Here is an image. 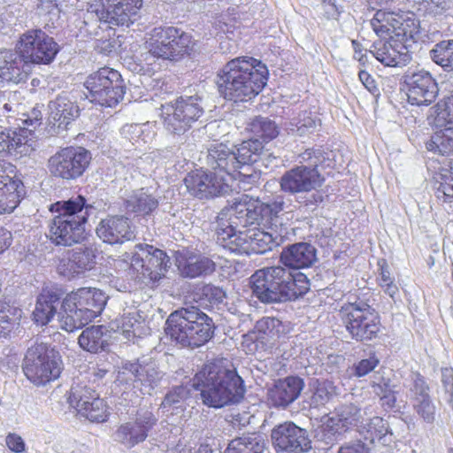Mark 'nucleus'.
<instances>
[{"label":"nucleus","instance_id":"obj_1","mask_svg":"<svg viewBox=\"0 0 453 453\" xmlns=\"http://www.w3.org/2000/svg\"><path fill=\"white\" fill-rule=\"evenodd\" d=\"M284 202L264 203L242 195L218 216V242L236 254H263L281 244L288 235L283 223Z\"/></svg>","mask_w":453,"mask_h":453},{"label":"nucleus","instance_id":"obj_2","mask_svg":"<svg viewBox=\"0 0 453 453\" xmlns=\"http://www.w3.org/2000/svg\"><path fill=\"white\" fill-rule=\"evenodd\" d=\"M242 383L234 369L227 367L225 361L218 360L203 365L196 374L193 386L201 391L205 405L221 408L238 403L243 397Z\"/></svg>","mask_w":453,"mask_h":453},{"label":"nucleus","instance_id":"obj_3","mask_svg":"<svg viewBox=\"0 0 453 453\" xmlns=\"http://www.w3.org/2000/svg\"><path fill=\"white\" fill-rule=\"evenodd\" d=\"M50 211L56 213L49 225V238L56 245L71 246L84 236L88 217L86 199L78 196L52 203Z\"/></svg>","mask_w":453,"mask_h":453},{"label":"nucleus","instance_id":"obj_4","mask_svg":"<svg viewBox=\"0 0 453 453\" xmlns=\"http://www.w3.org/2000/svg\"><path fill=\"white\" fill-rule=\"evenodd\" d=\"M106 302L105 294L96 288H81L67 294L58 313L59 327L69 333L82 328L102 313Z\"/></svg>","mask_w":453,"mask_h":453},{"label":"nucleus","instance_id":"obj_5","mask_svg":"<svg viewBox=\"0 0 453 453\" xmlns=\"http://www.w3.org/2000/svg\"><path fill=\"white\" fill-rule=\"evenodd\" d=\"M212 319L200 310L191 307L172 312L165 321V334L183 347L203 345L213 335Z\"/></svg>","mask_w":453,"mask_h":453},{"label":"nucleus","instance_id":"obj_6","mask_svg":"<svg viewBox=\"0 0 453 453\" xmlns=\"http://www.w3.org/2000/svg\"><path fill=\"white\" fill-rule=\"evenodd\" d=\"M339 314L346 330L356 341H371L380 331V316L366 303H349L341 308Z\"/></svg>","mask_w":453,"mask_h":453},{"label":"nucleus","instance_id":"obj_7","mask_svg":"<svg viewBox=\"0 0 453 453\" xmlns=\"http://www.w3.org/2000/svg\"><path fill=\"white\" fill-rule=\"evenodd\" d=\"M61 357L53 349L39 344L28 349L23 365V371L33 384L43 386L57 380L62 372Z\"/></svg>","mask_w":453,"mask_h":453},{"label":"nucleus","instance_id":"obj_8","mask_svg":"<svg viewBox=\"0 0 453 453\" xmlns=\"http://www.w3.org/2000/svg\"><path fill=\"white\" fill-rule=\"evenodd\" d=\"M269 71L260 60L238 57L228 61L218 73L217 85H267Z\"/></svg>","mask_w":453,"mask_h":453},{"label":"nucleus","instance_id":"obj_9","mask_svg":"<svg viewBox=\"0 0 453 453\" xmlns=\"http://www.w3.org/2000/svg\"><path fill=\"white\" fill-rule=\"evenodd\" d=\"M300 157L301 163L309 162V165L296 166L281 176L280 184L284 192L290 194L310 192L319 188L324 181V178L317 169L320 163L317 151L309 149Z\"/></svg>","mask_w":453,"mask_h":453},{"label":"nucleus","instance_id":"obj_10","mask_svg":"<svg viewBox=\"0 0 453 453\" xmlns=\"http://www.w3.org/2000/svg\"><path fill=\"white\" fill-rule=\"evenodd\" d=\"M170 265L165 252L149 244L135 245L130 257V267L137 278L152 282L164 277Z\"/></svg>","mask_w":453,"mask_h":453},{"label":"nucleus","instance_id":"obj_11","mask_svg":"<svg viewBox=\"0 0 453 453\" xmlns=\"http://www.w3.org/2000/svg\"><path fill=\"white\" fill-rule=\"evenodd\" d=\"M289 270L280 265L264 267L250 277L253 294L263 303L284 302L285 282Z\"/></svg>","mask_w":453,"mask_h":453},{"label":"nucleus","instance_id":"obj_12","mask_svg":"<svg viewBox=\"0 0 453 453\" xmlns=\"http://www.w3.org/2000/svg\"><path fill=\"white\" fill-rule=\"evenodd\" d=\"M58 51V45L41 29L29 30L20 36L17 55L26 63L49 64Z\"/></svg>","mask_w":453,"mask_h":453},{"label":"nucleus","instance_id":"obj_13","mask_svg":"<svg viewBox=\"0 0 453 453\" xmlns=\"http://www.w3.org/2000/svg\"><path fill=\"white\" fill-rule=\"evenodd\" d=\"M90 159V153L84 148L67 147L50 157L48 167L54 176L72 180L84 173Z\"/></svg>","mask_w":453,"mask_h":453},{"label":"nucleus","instance_id":"obj_14","mask_svg":"<svg viewBox=\"0 0 453 453\" xmlns=\"http://www.w3.org/2000/svg\"><path fill=\"white\" fill-rule=\"evenodd\" d=\"M68 402L80 415L91 422L103 423L108 419L109 411L104 400L87 385L74 383L71 388Z\"/></svg>","mask_w":453,"mask_h":453},{"label":"nucleus","instance_id":"obj_15","mask_svg":"<svg viewBox=\"0 0 453 453\" xmlns=\"http://www.w3.org/2000/svg\"><path fill=\"white\" fill-rule=\"evenodd\" d=\"M235 152L225 143L211 144L208 150L207 164L218 174L224 175L229 181L239 180L242 182L255 183L257 175L255 173H242L236 171Z\"/></svg>","mask_w":453,"mask_h":453},{"label":"nucleus","instance_id":"obj_16","mask_svg":"<svg viewBox=\"0 0 453 453\" xmlns=\"http://www.w3.org/2000/svg\"><path fill=\"white\" fill-rule=\"evenodd\" d=\"M26 195L15 165L0 161V214L12 213Z\"/></svg>","mask_w":453,"mask_h":453},{"label":"nucleus","instance_id":"obj_17","mask_svg":"<svg viewBox=\"0 0 453 453\" xmlns=\"http://www.w3.org/2000/svg\"><path fill=\"white\" fill-rule=\"evenodd\" d=\"M188 192L198 198H209L227 192L232 186L224 175L208 173L203 169L191 172L184 179Z\"/></svg>","mask_w":453,"mask_h":453},{"label":"nucleus","instance_id":"obj_18","mask_svg":"<svg viewBox=\"0 0 453 453\" xmlns=\"http://www.w3.org/2000/svg\"><path fill=\"white\" fill-rule=\"evenodd\" d=\"M361 418L360 409L352 403L337 407L322 425L323 439L327 444L334 443L350 427L356 426L358 429L362 423Z\"/></svg>","mask_w":453,"mask_h":453},{"label":"nucleus","instance_id":"obj_19","mask_svg":"<svg viewBox=\"0 0 453 453\" xmlns=\"http://www.w3.org/2000/svg\"><path fill=\"white\" fill-rule=\"evenodd\" d=\"M37 147V138L31 130L19 127L0 131V156L19 158L29 156Z\"/></svg>","mask_w":453,"mask_h":453},{"label":"nucleus","instance_id":"obj_20","mask_svg":"<svg viewBox=\"0 0 453 453\" xmlns=\"http://www.w3.org/2000/svg\"><path fill=\"white\" fill-rule=\"evenodd\" d=\"M271 436L277 452L303 453L311 448L307 432L292 422L279 425Z\"/></svg>","mask_w":453,"mask_h":453},{"label":"nucleus","instance_id":"obj_21","mask_svg":"<svg viewBox=\"0 0 453 453\" xmlns=\"http://www.w3.org/2000/svg\"><path fill=\"white\" fill-rule=\"evenodd\" d=\"M96 13L101 21L115 26H127L132 23L142 5V0H98Z\"/></svg>","mask_w":453,"mask_h":453},{"label":"nucleus","instance_id":"obj_22","mask_svg":"<svg viewBox=\"0 0 453 453\" xmlns=\"http://www.w3.org/2000/svg\"><path fill=\"white\" fill-rule=\"evenodd\" d=\"M408 388V397L415 414L424 423L433 424L436 418L437 408L430 395V388L425 379L418 373L412 374Z\"/></svg>","mask_w":453,"mask_h":453},{"label":"nucleus","instance_id":"obj_23","mask_svg":"<svg viewBox=\"0 0 453 453\" xmlns=\"http://www.w3.org/2000/svg\"><path fill=\"white\" fill-rule=\"evenodd\" d=\"M157 418L149 411H141L134 420L121 425L116 432L117 440L125 447L131 449L144 441L149 431L155 426Z\"/></svg>","mask_w":453,"mask_h":453},{"label":"nucleus","instance_id":"obj_24","mask_svg":"<svg viewBox=\"0 0 453 453\" xmlns=\"http://www.w3.org/2000/svg\"><path fill=\"white\" fill-rule=\"evenodd\" d=\"M96 234L109 244H122L135 238L134 229L124 216H111L102 219L96 226Z\"/></svg>","mask_w":453,"mask_h":453},{"label":"nucleus","instance_id":"obj_25","mask_svg":"<svg viewBox=\"0 0 453 453\" xmlns=\"http://www.w3.org/2000/svg\"><path fill=\"white\" fill-rule=\"evenodd\" d=\"M369 54L387 66L404 64L408 59V50L403 42L397 39L380 40L372 45Z\"/></svg>","mask_w":453,"mask_h":453},{"label":"nucleus","instance_id":"obj_26","mask_svg":"<svg viewBox=\"0 0 453 453\" xmlns=\"http://www.w3.org/2000/svg\"><path fill=\"white\" fill-rule=\"evenodd\" d=\"M176 265L180 273L189 278L209 274L215 270L212 260L188 250L177 253Z\"/></svg>","mask_w":453,"mask_h":453},{"label":"nucleus","instance_id":"obj_27","mask_svg":"<svg viewBox=\"0 0 453 453\" xmlns=\"http://www.w3.org/2000/svg\"><path fill=\"white\" fill-rule=\"evenodd\" d=\"M280 261L290 268H308L316 261V250L307 242L296 243L282 250Z\"/></svg>","mask_w":453,"mask_h":453},{"label":"nucleus","instance_id":"obj_28","mask_svg":"<svg viewBox=\"0 0 453 453\" xmlns=\"http://www.w3.org/2000/svg\"><path fill=\"white\" fill-rule=\"evenodd\" d=\"M177 28L173 27H155L150 34V38L147 42L149 52L156 58L163 59H173V51L170 46V41L176 38Z\"/></svg>","mask_w":453,"mask_h":453},{"label":"nucleus","instance_id":"obj_29","mask_svg":"<svg viewBox=\"0 0 453 453\" xmlns=\"http://www.w3.org/2000/svg\"><path fill=\"white\" fill-rule=\"evenodd\" d=\"M111 330L120 333L127 341L147 334L144 320L136 311L124 312L110 324Z\"/></svg>","mask_w":453,"mask_h":453},{"label":"nucleus","instance_id":"obj_30","mask_svg":"<svg viewBox=\"0 0 453 453\" xmlns=\"http://www.w3.org/2000/svg\"><path fill=\"white\" fill-rule=\"evenodd\" d=\"M303 388V381L298 377H288L279 380L270 390V398L276 406H287L293 403Z\"/></svg>","mask_w":453,"mask_h":453},{"label":"nucleus","instance_id":"obj_31","mask_svg":"<svg viewBox=\"0 0 453 453\" xmlns=\"http://www.w3.org/2000/svg\"><path fill=\"white\" fill-rule=\"evenodd\" d=\"M358 432L372 443L378 441L387 445L392 441L393 434L389 430L388 424L380 417H373L365 424L362 422Z\"/></svg>","mask_w":453,"mask_h":453},{"label":"nucleus","instance_id":"obj_32","mask_svg":"<svg viewBox=\"0 0 453 453\" xmlns=\"http://www.w3.org/2000/svg\"><path fill=\"white\" fill-rule=\"evenodd\" d=\"M50 119L58 127H66L79 115V108L73 102L65 96H58L49 104Z\"/></svg>","mask_w":453,"mask_h":453},{"label":"nucleus","instance_id":"obj_33","mask_svg":"<svg viewBox=\"0 0 453 453\" xmlns=\"http://www.w3.org/2000/svg\"><path fill=\"white\" fill-rule=\"evenodd\" d=\"M263 148L262 142L258 139H250L242 142L237 148V152L235 153L236 171H239L238 169H242V173L255 174L250 165L257 161L263 150ZM256 174L258 176L257 173Z\"/></svg>","mask_w":453,"mask_h":453},{"label":"nucleus","instance_id":"obj_34","mask_svg":"<svg viewBox=\"0 0 453 453\" xmlns=\"http://www.w3.org/2000/svg\"><path fill=\"white\" fill-rule=\"evenodd\" d=\"M58 296L51 291H43L37 298L35 309L33 312L36 324L47 325L54 317L58 304Z\"/></svg>","mask_w":453,"mask_h":453},{"label":"nucleus","instance_id":"obj_35","mask_svg":"<svg viewBox=\"0 0 453 453\" xmlns=\"http://www.w3.org/2000/svg\"><path fill=\"white\" fill-rule=\"evenodd\" d=\"M107 330L104 326H92L82 331L78 338L81 348L91 352L97 353L104 350L108 345L106 337Z\"/></svg>","mask_w":453,"mask_h":453},{"label":"nucleus","instance_id":"obj_36","mask_svg":"<svg viewBox=\"0 0 453 453\" xmlns=\"http://www.w3.org/2000/svg\"><path fill=\"white\" fill-rule=\"evenodd\" d=\"M88 95L86 96L93 104L101 106L112 107L116 105L119 100L123 99L127 87H86Z\"/></svg>","mask_w":453,"mask_h":453},{"label":"nucleus","instance_id":"obj_37","mask_svg":"<svg viewBox=\"0 0 453 453\" xmlns=\"http://www.w3.org/2000/svg\"><path fill=\"white\" fill-rule=\"evenodd\" d=\"M190 390L186 386L173 388L165 396L160 410L166 417L180 414L185 410L184 403L188 398Z\"/></svg>","mask_w":453,"mask_h":453},{"label":"nucleus","instance_id":"obj_38","mask_svg":"<svg viewBox=\"0 0 453 453\" xmlns=\"http://www.w3.org/2000/svg\"><path fill=\"white\" fill-rule=\"evenodd\" d=\"M283 332V326L281 322L273 317H264L259 319L254 327V331L249 337L253 339L252 335H255L257 341L261 342H275Z\"/></svg>","mask_w":453,"mask_h":453},{"label":"nucleus","instance_id":"obj_39","mask_svg":"<svg viewBox=\"0 0 453 453\" xmlns=\"http://www.w3.org/2000/svg\"><path fill=\"white\" fill-rule=\"evenodd\" d=\"M179 108L178 104H166L162 105L161 117L163 119L164 127L167 131L176 134H184L190 128L191 125L188 120L184 119V115L177 111Z\"/></svg>","mask_w":453,"mask_h":453},{"label":"nucleus","instance_id":"obj_40","mask_svg":"<svg viewBox=\"0 0 453 453\" xmlns=\"http://www.w3.org/2000/svg\"><path fill=\"white\" fill-rule=\"evenodd\" d=\"M371 387L373 393L380 397L384 407L388 409L395 407L396 397L394 386L391 385L390 379L385 377L381 371L374 372L371 380Z\"/></svg>","mask_w":453,"mask_h":453},{"label":"nucleus","instance_id":"obj_41","mask_svg":"<svg viewBox=\"0 0 453 453\" xmlns=\"http://www.w3.org/2000/svg\"><path fill=\"white\" fill-rule=\"evenodd\" d=\"M426 148L428 151L442 156L453 154V126L434 133L426 142Z\"/></svg>","mask_w":453,"mask_h":453},{"label":"nucleus","instance_id":"obj_42","mask_svg":"<svg viewBox=\"0 0 453 453\" xmlns=\"http://www.w3.org/2000/svg\"><path fill=\"white\" fill-rule=\"evenodd\" d=\"M426 148L428 151L442 156L453 154V126L434 133L426 142Z\"/></svg>","mask_w":453,"mask_h":453},{"label":"nucleus","instance_id":"obj_43","mask_svg":"<svg viewBox=\"0 0 453 453\" xmlns=\"http://www.w3.org/2000/svg\"><path fill=\"white\" fill-rule=\"evenodd\" d=\"M17 53L10 50L0 51V83L22 81L19 68L16 66Z\"/></svg>","mask_w":453,"mask_h":453},{"label":"nucleus","instance_id":"obj_44","mask_svg":"<svg viewBox=\"0 0 453 453\" xmlns=\"http://www.w3.org/2000/svg\"><path fill=\"white\" fill-rule=\"evenodd\" d=\"M265 446V440L261 435L250 434L232 440L225 453H263Z\"/></svg>","mask_w":453,"mask_h":453},{"label":"nucleus","instance_id":"obj_45","mask_svg":"<svg viewBox=\"0 0 453 453\" xmlns=\"http://www.w3.org/2000/svg\"><path fill=\"white\" fill-rule=\"evenodd\" d=\"M158 206V201L143 188L134 191L127 200V210L139 215H147Z\"/></svg>","mask_w":453,"mask_h":453},{"label":"nucleus","instance_id":"obj_46","mask_svg":"<svg viewBox=\"0 0 453 453\" xmlns=\"http://www.w3.org/2000/svg\"><path fill=\"white\" fill-rule=\"evenodd\" d=\"M247 130L252 133L257 138L268 142L276 138L280 133L276 123L265 117H256L248 123Z\"/></svg>","mask_w":453,"mask_h":453},{"label":"nucleus","instance_id":"obj_47","mask_svg":"<svg viewBox=\"0 0 453 453\" xmlns=\"http://www.w3.org/2000/svg\"><path fill=\"white\" fill-rule=\"evenodd\" d=\"M336 395V388L329 380H316L312 384L310 405L313 408L324 406L330 399Z\"/></svg>","mask_w":453,"mask_h":453},{"label":"nucleus","instance_id":"obj_48","mask_svg":"<svg viewBox=\"0 0 453 453\" xmlns=\"http://www.w3.org/2000/svg\"><path fill=\"white\" fill-rule=\"evenodd\" d=\"M408 102L413 105H427L438 95V87H403Z\"/></svg>","mask_w":453,"mask_h":453},{"label":"nucleus","instance_id":"obj_49","mask_svg":"<svg viewBox=\"0 0 453 453\" xmlns=\"http://www.w3.org/2000/svg\"><path fill=\"white\" fill-rule=\"evenodd\" d=\"M289 278L285 282L284 302L304 295L310 288L309 280L303 273H292L289 271Z\"/></svg>","mask_w":453,"mask_h":453},{"label":"nucleus","instance_id":"obj_50","mask_svg":"<svg viewBox=\"0 0 453 453\" xmlns=\"http://www.w3.org/2000/svg\"><path fill=\"white\" fill-rule=\"evenodd\" d=\"M432 60L447 71L453 70V40L441 41L430 50Z\"/></svg>","mask_w":453,"mask_h":453},{"label":"nucleus","instance_id":"obj_51","mask_svg":"<svg viewBox=\"0 0 453 453\" xmlns=\"http://www.w3.org/2000/svg\"><path fill=\"white\" fill-rule=\"evenodd\" d=\"M195 45L196 43L189 34L177 28L176 38L173 42L170 41L173 51L172 60H178L186 55L190 56L195 51Z\"/></svg>","mask_w":453,"mask_h":453},{"label":"nucleus","instance_id":"obj_52","mask_svg":"<svg viewBox=\"0 0 453 453\" xmlns=\"http://www.w3.org/2000/svg\"><path fill=\"white\" fill-rule=\"evenodd\" d=\"M264 87H219V93L226 100L246 102L257 96Z\"/></svg>","mask_w":453,"mask_h":453},{"label":"nucleus","instance_id":"obj_53","mask_svg":"<svg viewBox=\"0 0 453 453\" xmlns=\"http://www.w3.org/2000/svg\"><path fill=\"white\" fill-rule=\"evenodd\" d=\"M162 378V372L157 370L154 363H148L141 365L140 374L137 382L143 387V394L150 395L151 390L157 386Z\"/></svg>","mask_w":453,"mask_h":453},{"label":"nucleus","instance_id":"obj_54","mask_svg":"<svg viewBox=\"0 0 453 453\" xmlns=\"http://www.w3.org/2000/svg\"><path fill=\"white\" fill-rule=\"evenodd\" d=\"M448 104L445 101H440L432 109L428 117L430 125L436 127L446 128L453 126V116Z\"/></svg>","mask_w":453,"mask_h":453},{"label":"nucleus","instance_id":"obj_55","mask_svg":"<svg viewBox=\"0 0 453 453\" xmlns=\"http://www.w3.org/2000/svg\"><path fill=\"white\" fill-rule=\"evenodd\" d=\"M176 103L179 105V110H177V111L180 112V114H183L184 119L188 120L190 125L196 122L203 112L196 97H180L176 101Z\"/></svg>","mask_w":453,"mask_h":453},{"label":"nucleus","instance_id":"obj_56","mask_svg":"<svg viewBox=\"0 0 453 453\" xmlns=\"http://www.w3.org/2000/svg\"><path fill=\"white\" fill-rule=\"evenodd\" d=\"M317 122V119L311 116V112L303 111L300 112L297 117L291 119L288 126H286V128L292 133L296 132L299 135H303L312 131L316 127Z\"/></svg>","mask_w":453,"mask_h":453},{"label":"nucleus","instance_id":"obj_57","mask_svg":"<svg viewBox=\"0 0 453 453\" xmlns=\"http://www.w3.org/2000/svg\"><path fill=\"white\" fill-rule=\"evenodd\" d=\"M121 80V74L117 70L104 67L91 74L84 85H112Z\"/></svg>","mask_w":453,"mask_h":453},{"label":"nucleus","instance_id":"obj_58","mask_svg":"<svg viewBox=\"0 0 453 453\" xmlns=\"http://www.w3.org/2000/svg\"><path fill=\"white\" fill-rule=\"evenodd\" d=\"M70 251L72 252L74 264L81 273L93 267L95 264V254L91 249L77 248Z\"/></svg>","mask_w":453,"mask_h":453},{"label":"nucleus","instance_id":"obj_59","mask_svg":"<svg viewBox=\"0 0 453 453\" xmlns=\"http://www.w3.org/2000/svg\"><path fill=\"white\" fill-rule=\"evenodd\" d=\"M435 179L439 183L438 192L448 198L453 197V163L449 167H442Z\"/></svg>","mask_w":453,"mask_h":453},{"label":"nucleus","instance_id":"obj_60","mask_svg":"<svg viewBox=\"0 0 453 453\" xmlns=\"http://www.w3.org/2000/svg\"><path fill=\"white\" fill-rule=\"evenodd\" d=\"M380 358L375 352H371L367 357L362 358L353 365V374L357 378L366 376L379 365Z\"/></svg>","mask_w":453,"mask_h":453},{"label":"nucleus","instance_id":"obj_61","mask_svg":"<svg viewBox=\"0 0 453 453\" xmlns=\"http://www.w3.org/2000/svg\"><path fill=\"white\" fill-rule=\"evenodd\" d=\"M146 126L139 124L126 125L121 129V134L126 139H128L134 145H139L141 142H147L150 139V134H145Z\"/></svg>","mask_w":453,"mask_h":453},{"label":"nucleus","instance_id":"obj_62","mask_svg":"<svg viewBox=\"0 0 453 453\" xmlns=\"http://www.w3.org/2000/svg\"><path fill=\"white\" fill-rule=\"evenodd\" d=\"M380 273L377 278L380 287L390 297L395 298L398 294V287L395 283L394 278L391 277L390 272L386 265H380Z\"/></svg>","mask_w":453,"mask_h":453},{"label":"nucleus","instance_id":"obj_63","mask_svg":"<svg viewBox=\"0 0 453 453\" xmlns=\"http://www.w3.org/2000/svg\"><path fill=\"white\" fill-rule=\"evenodd\" d=\"M57 271L60 275L68 279H72L76 275L81 274L79 269L74 264L73 257L70 250L63 254V256L58 259Z\"/></svg>","mask_w":453,"mask_h":453},{"label":"nucleus","instance_id":"obj_64","mask_svg":"<svg viewBox=\"0 0 453 453\" xmlns=\"http://www.w3.org/2000/svg\"><path fill=\"white\" fill-rule=\"evenodd\" d=\"M141 364L127 362L122 365L118 372L117 380L120 383L137 382Z\"/></svg>","mask_w":453,"mask_h":453}]
</instances>
